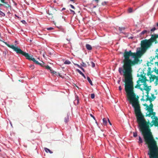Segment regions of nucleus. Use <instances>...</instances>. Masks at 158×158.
Listing matches in <instances>:
<instances>
[{
    "label": "nucleus",
    "instance_id": "1",
    "mask_svg": "<svg viewBox=\"0 0 158 158\" xmlns=\"http://www.w3.org/2000/svg\"><path fill=\"white\" fill-rule=\"evenodd\" d=\"M124 58L123 60V68L120 67L118 69L119 73L121 74L123 73L124 77L125 90L127 93L128 100L134 108V111L137 117L143 115L141 111L139 101V97H136L134 92V83L133 81L132 66L133 62H135L136 60H132L130 59L131 56L130 51H125L123 54Z\"/></svg>",
    "mask_w": 158,
    "mask_h": 158
},
{
    "label": "nucleus",
    "instance_id": "2",
    "mask_svg": "<svg viewBox=\"0 0 158 158\" xmlns=\"http://www.w3.org/2000/svg\"><path fill=\"white\" fill-rule=\"evenodd\" d=\"M137 121L139 127L146 144L149 149L148 154L150 158H158V147L150 128V122L146 121L143 115L137 117Z\"/></svg>",
    "mask_w": 158,
    "mask_h": 158
},
{
    "label": "nucleus",
    "instance_id": "3",
    "mask_svg": "<svg viewBox=\"0 0 158 158\" xmlns=\"http://www.w3.org/2000/svg\"><path fill=\"white\" fill-rule=\"evenodd\" d=\"M4 43L8 47L12 48L14 51L16 52L17 54H19L22 55L24 56L27 59L29 60H32L35 64L40 65L41 66H43L44 63L42 62V63H40L38 61L36 60L34 58H32V55L30 56L28 53H26L22 51L20 48H19L18 47H15L14 45H9L6 42H4Z\"/></svg>",
    "mask_w": 158,
    "mask_h": 158
},
{
    "label": "nucleus",
    "instance_id": "4",
    "mask_svg": "<svg viewBox=\"0 0 158 158\" xmlns=\"http://www.w3.org/2000/svg\"><path fill=\"white\" fill-rule=\"evenodd\" d=\"M151 45V44L148 40H145L141 41L142 50L143 51H145L150 47Z\"/></svg>",
    "mask_w": 158,
    "mask_h": 158
},
{
    "label": "nucleus",
    "instance_id": "5",
    "mask_svg": "<svg viewBox=\"0 0 158 158\" xmlns=\"http://www.w3.org/2000/svg\"><path fill=\"white\" fill-rule=\"evenodd\" d=\"M145 75L146 74L144 73L143 71L141 72V74L140 75V76L142 78H139L138 80L137 81V83H139L140 81L141 83H143L144 87V88H146V87L148 86V85L147 84L146 82L147 81H148V80L147 79L146 77H145Z\"/></svg>",
    "mask_w": 158,
    "mask_h": 158
},
{
    "label": "nucleus",
    "instance_id": "6",
    "mask_svg": "<svg viewBox=\"0 0 158 158\" xmlns=\"http://www.w3.org/2000/svg\"><path fill=\"white\" fill-rule=\"evenodd\" d=\"M48 14L49 15V18L51 20H54V17L57 16L58 12L55 8H51L48 10Z\"/></svg>",
    "mask_w": 158,
    "mask_h": 158
},
{
    "label": "nucleus",
    "instance_id": "7",
    "mask_svg": "<svg viewBox=\"0 0 158 158\" xmlns=\"http://www.w3.org/2000/svg\"><path fill=\"white\" fill-rule=\"evenodd\" d=\"M130 53L131 56H132L134 58V60H135V59L136 60V61L135 62H133V63L132 64V66L134 65L135 64H138V63L139 61V60L138 58V55L135 52H132L131 50H130Z\"/></svg>",
    "mask_w": 158,
    "mask_h": 158
},
{
    "label": "nucleus",
    "instance_id": "8",
    "mask_svg": "<svg viewBox=\"0 0 158 158\" xmlns=\"http://www.w3.org/2000/svg\"><path fill=\"white\" fill-rule=\"evenodd\" d=\"M148 40L150 42L151 44H152V43L154 42H155V44L157 43V42L156 40V38L155 37V35H151V38Z\"/></svg>",
    "mask_w": 158,
    "mask_h": 158
},
{
    "label": "nucleus",
    "instance_id": "9",
    "mask_svg": "<svg viewBox=\"0 0 158 158\" xmlns=\"http://www.w3.org/2000/svg\"><path fill=\"white\" fill-rule=\"evenodd\" d=\"M151 96L152 98L150 97V98H148L147 99H146V101H149L150 103L152 102V101H153L154 100H155L156 97L154 96V94H151Z\"/></svg>",
    "mask_w": 158,
    "mask_h": 158
},
{
    "label": "nucleus",
    "instance_id": "10",
    "mask_svg": "<svg viewBox=\"0 0 158 158\" xmlns=\"http://www.w3.org/2000/svg\"><path fill=\"white\" fill-rule=\"evenodd\" d=\"M156 77L157 76H156L155 75H151V77H150L149 80L150 82H151L154 81L155 79L156 80Z\"/></svg>",
    "mask_w": 158,
    "mask_h": 158
},
{
    "label": "nucleus",
    "instance_id": "11",
    "mask_svg": "<svg viewBox=\"0 0 158 158\" xmlns=\"http://www.w3.org/2000/svg\"><path fill=\"white\" fill-rule=\"evenodd\" d=\"M150 104L149 105V107L148 106V108H147V109H146V110H151L152 111H153V105L152 104V103L151 102L150 103Z\"/></svg>",
    "mask_w": 158,
    "mask_h": 158
},
{
    "label": "nucleus",
    "instance_id": "12",
    "mask_svg": "<svg viewBox=\"0 0 158 158\" xmlns=\"http://www.w3.org/2000/svg\"><path fill=\"white\" fill-rule=\"evenodd\" d=\"M151 68L150 67H148V72L147 73V75L148 76L149 75L151 76V75H152L151 74L154 72V70L151 71Z\"/></svg>",
    "mask_w": 158,
    "mask_h": 158
},
{
    "label": "nucleus",
    "instance_id": "13",
    "mask_svg": "<svg viewBox=\"0 0 158 158\" xmlns=\"http://www.w3.org/2000/svg\"><path fill=\"white\" fill-rule=\"evenodd\" d=\"M85 47L86 49L88 50H91L92 49L91 46L89 44H86Z\"/></svg>",
    "mask_w": 158,
    "mask_h": 158
},
{
    "label": "nucleus",
    "instance_id": "14",
    "mask_svg": "<svg viewBox=\"0 0 158 158\" xmlns=\"http://www.w3.org/2000/svg\"><path fill=\"white\" fill-rule=\"evenodd\" d=\"M3 3H4L5 4L4 5V7L6 8H9V7H10L11 6L10 5L8 4V3L7 2H5Z\"/></svg>",
    "mask_w": 158,
    "mask_h": 158
},
{
    "label": "nucleus",
    "instance_id": "15",
    "mask_svg": "<svg viewBox=\"0 0 158 158\" xmlns=\"http://www.w3.org/2000/svg\"><path fill=\"white\" fill-rule=\"evenodd\" d=\"M77 70L78 72L85 79L86 78L84 74L80 70L77 69Z\"/></svg>",
    "mask_w": 158,
    "mask_h": 158
},
{
    "label": "nucleus",
    "instance_id": "16",
    "mask_svg": "<svg viewBox=\"0 0 158 158\" xmlns=\"http://www.w3.org/2000/svg\"><path fill=\"white\" fill-rule=\"evenodd\" d=\"M107 123V122L106 120V119L105 118H104L103 119V124L104 125H106Z\"/></svg>",
    "mask_w": 158,
    "mask_h": 158
},
{
    "label": "nucleus",
    "instance_id": "17",
    "mask_svg": "<svg viewBox=\"0 0 158 158\" xmlns=\"http://www.w3.org/2000/svg\"><path fill=\"white\" fill-rule=\"evenodd\" d=\"M151 86H147L146 88H144V90H146V91H150L151 90V88H150Z\"/></svg>",
    "mask_w": 158,
    "mask_h": 158
},
{
    "label": "nucleus",
    "instance_id": "18",
    "mask_svg": "<svg viewBox=\"0 0 158 158\" xmlns=\"http://www.w3.org/2000/svg\"><path fill=\"white\" fill-rule=\"evenodd\" d=\"M44 150L47 153L49 152L51 154L52 153V152L51 151L50 149L47 148H45Z\"/></svg>",
    "mask_w": 158,
    "mask_h": 158
},
{
    "label": "nucleus",
    "instance_id": "19",
    "mask_svg": "<svg viewBox=\"0 0 158 158\" xmlns=\"http://www.w3.org/2000/svg\"><path fill=\"white\" fill-rule=\"evenodd\" d=\"M138 142L139 143H142L143 142V140L140 136H139V141Z\"/></svg>",
    "mask_w": 158,
    "mask_h": 158
},
{
    "label": "nucleus",
    "instance_id": "20",
    "mask_svg": "<svg viewBox=\"0 0 158 158\" xmlns=\"http://www.w3.org/2000/svg\"><path fill=\"white\" fill-rule=\"evenodd\" d=\"M87 79L88 81L89 82V83L91 85H93L92 81L89 77L88 76L87 77Z\"/></svg>",
    "mask_w": 158,
    "mask_h": 158
},
{
    "label": "nucleus",
    "instance_id": "21",
    "mask_svg": "<svg viewBox=\"0 0 158 158\" xmlns=\"http://www.w3.org/2000/svg\"><path fill=\"white\" fill-rule=\"evenodd\" d=\"M64 64H71V62L68 60H66L64 61Z\"/></svg>",
    "mask_w": 158,
    "mask_h": 158
},
{
    "label": "nucleus",
    "instance_id": "22",
    "mask_svg": "<svg viewBox=\"0 0 158 158\" xmlns=\"http://www.w3.org/2000/svg\"><path fill=\"white\" fill-rule=\"evenodd\" d=\"M154 124L155 127H158V121H155L154 122Z\"/></svg>",
    "mask_w": 158,
    "mask_h": 158
},
{
    "label": "nucleus",
    "instance_id": "23",
    "mask_svg": "<svg viewBox=\"0 0 158 158\" xmlns=\"http://www.w3.org/2000/svg\"><path fill=\"white\" fill-rule=\"evenodd\" d=\"M155 85L156 86L157 85H158V76H157L156 78V80L155 82Z\"/></svg>",
    "mask_w": 158,
    "mask_h": 158
},
{
    "label": "nucleus",
    "instance_id": "24",
    "mask_svg": "<svg viewBox=\"0 0 158 158\" xmlns=\"http://www.w3.org/2000/svg\"><path fill=\"white\" fill-rule=\"evenodd\" d=\"M148 111H149V113L148 114L146 115V116H148L149 117H150L152 115L151 112H152V111L151 110H148Z\"/></svg>",
    "mask_w": 158,
    "mask_h": 158
},
{
    "label": "nucleus",
    "instance_id": "25",
    "mask_svg": "<svg viewBox=\"0 0 158 158\" xmlns=\"http://www.w3.org/2000/svg\"><path fill=\"white\" fill-rule=\"evenodd\" d=\"M0 15H1L2 16H4L5 15V14L4 13H3L1 11V9H0Z\"/></svg>",
    "mask_w": 158,
    "mask_h": 158
},
{
    "label": "nucleus",
    "instance_id": "26",
    "mask_svg": "<svg viewBox=\"0 0 158 158\" xmlns=\"http://www.w3.org/2000/svg\"><path fill=\"white\" fill-rule=\"evenodd\" d=\"M154 71L156 74H158V69L157 70L156 67H155V68L154 69Z\"/></svg>",
    "mask_w": 158,
    "mask_h": 158
},
{
    "label": "nucleus",
    "instance_id": "27",
    "mask_svg": "<svg viewBox=\"0 0 158 158\" xmlns=\"http://www.w3.org/2000/svg\"><path fill=\"white\" fill-rule=\"evenodd\" d=\"M90 63L92 67L94 68L95 66V64L93 62H91Z\"/></svg>",
    "mask_w": 158,
    "mask_h": 158
},
{
    "label": "nucleus",
    "instance_id": "28",
    "mask_svg": "<svg viewBox=\"0 0 158 158\" xmlns=\"http://www.w3.org/2000/svg\"><path fill=\"white\" fill-rule=\"evenodd\" d=\"M50 72H51V73L56 74H56L57 73L56 72H55V71H53L52 69L50 70Z\"/></svg>",
    "mask_w": 158,
    "mask_h": 158
},
{
    "label": "nucleus",
    "instance_id": "29",
    "mask_svg": "<svg viewBox=\"0 0 158 158\" xmlns=\"http://www.w3.org/2000/svg\"><path fill=\"white\" fill-rule=\"evenodd\" d=\"M125 29V27H119V30L120 31H122L123 30H124V29Z\"/></svg>",
    "mask_w": 158,
    "mask_h": 158
},
{
    "label": "nucleus",
    "instance_id": "30",
    "mask_svg": "<svg viewBox=\"0 0 158 158\" xmlns=\"http://www.w3.org/2000/svg\"><path fill=\"white\" fill-rule=\"evenodd\" d=\"M45 68H46V69H49V70H50H50H52V69H51V67H50L48 65L46 66H45Z\"/></svg>",
    "mask_w": 158,
    "mask_h": 158
},
{
    "label": "nucleus",
    "instance_id": "31",
    "mask_svg": "<svg viewBox=\"0 0 158 158\" xmlns=\"http://www.w3.org/2000/svg\"><path fill=\"white\" fill-rule=\"evenodd\" d=\"M141 85L139 84V83H137V84L135 87V88H137V87H140Z\"/></svg>",
    "mask_w": 158,
    "mask_h": 158
},
{
    "label": "nucleus",
    "instance_id": "32",
    "mask_svg": "<svg viewBox=\"0 0 158 158\" xmlns=\"http://www.w3.org/2000/svg\"><path fill=\"white\" fill-rule=\"evenodd\" d=\"M29 67L31 68V69H34V68H35V67H34V65H32V64H31L30 65V66H29Z\"/></svg>",
    "mask_w": 158,
    "mask_h": 158
},
{
    "label": "nucleus",
    "instance_id": "33",
    "mask_svg": "<svg viewBox=\"0 0 158 158\" xmlns=\"http://www.w3.org/2000/svg\"><path fill=\"white\" fill-rule=\"evenodd\" d=\"M128 11L129 13H131L132 12V9L131 8H129L128 9Z\"/></svg>",
    "mask_w": 158,
    "mask_h": 158
},
{
    "label": "nucleus",
    "instance_id": "34",
    "mask_svg": "<svg viewBox=\"0 0 158 158\" xmlns=\"http://www.w3.org/2000/svg\"><path fill=\"white\" fill-rule=\"evenodd\" d=\"M95 95L94 94H91V97L92 99H93L94 98Z\"/></svg>",
    "mask_w": 158,
    "mask_h": 158
},
{
    "label": "nucleus",
    "instance_id": "35",
    "mask_svg": "<svg viewBox=\"0 0 158 158\" xmlns=\"http://www.w3.org/2000/svg\"><path fill=\"white\" fill-rule=\"evenodd\" d=\"M147 32V31L146 30H144L143 31L141 32V34H144L145 33H146Z\"/></svg>",
    "mask_w": 158,
    "mask_h": 158
},
{
    "label": "nucleus",
    "instance_id": "36",
    "mask_svg": "<svg viewBox=\"0 0 158 158\" xmlns=\"http://www.w3.org/2000/svg\"><path fill=\"white\" fill-rule=\"evenodd\" d=\"M60 30L64 32V33H65V29L64 28H61L60 29Z\"/></svg>",
    "mask_w": 158,
    "mask_h": 158
},
{
    "label": "nucleus",
    "instance_id": "37",
    "mask_svg": "<svg viewBox=\"0 0 158 158\" xmlns=\"http://www.w3.org/2000/svg\"><path fill=\"white\" fill-rule=\"evenodd\" d=\"M64 121L66 123H67L68 122V118L67 117L65 118Z\"/></svg>",
    "mask_w": 158,
    "mask_h": 158
},
{
    "label": "nucleus",
    "instance_id": "38",
    "mask_svg": "<svg viewBox=\"0 0 158 158\" xmlns=\"http://www.w3.org/2000/svg\"><path fill=\"white\" fill-rule=\"evenodd\" d=\"M81 64L84 67H86V64L83 62H82Z\"/></svg>",
    "mask_w": 158,
    "mask_h": 158
},
{
    "label": "nucleus",
    "instance_id": "39",
    "mask_svg": "<svg viewBox=\"0 0 158 158\" xmlns=\"http://www.w3.org/2000/svg\"><path fill=\"white\" fill-rule=\"evenodd\" d=\"M137 136V133L136 132H134L133 133V136L134 137H136V136Z\"/></svg>",
    "mask_w": 158,
    "mask_h": 158
},
{
    "label": "nucleus",
    "instance_id": "40",
    "mask_svg": "<svg viewBox=\"0 0 158 158\" xmlns=\"http://www.w3.org/2000/svg\"><path fill=\"white\" fill-rule=\"evenodd\" d=\"M53 28L50 27H48L47 28V29L48 30H53Z\"/></svg>",
    "mask_w": 158,
    "mask_h": 158
},
{
    "label": "nucleus",
    "instance_id": "41",
    "mask_svg": "<svg viewBox=\"0 0 158 158\" xmlns=\"http://www.w3.org/2000/svg\"><path fill=\"white\" fill-rule=\"evenodd\" d=\"M152 115H153V116H155L156 115V113L155 112H153L152 111V112H151Z\"/></svg>",
    "mask_w": 158,
    "mask_h": 158
},
{
    "label": "nucleus",
    "instance_id": "42",
    "mask_svg": "<svg viewBox=\"0 0 158 158\" xmlns=\"http://www.w3.org/2000/svg\"><path fill=\"white\" fill-rule=\"evenodd\" d=\"M156 28H155V27H154L153 28H152V29H151V31H155L156 30Z\"/></svg>",
    "mask_w": 158,
    "mask_h": 158
},
{
    "label": "nucleus",
    "instance_id": "43",
    "mask_svg": "<svg viewBox=\"0 0 158 158\" xmlns=\"http://www.w3.org/2000/svg\"><path fill=\"white\" fill-rule=\"evenodd\" d=\"M143 106H146L147 108H148V105L146 104V103H145L144 104V105H143Z\"/></svg>",
    "mask_w": 158,
    "mask_h": 158
},
{
    "label": "nucleus",
    "instance_id": "44",
    "mask_svg": "<svg viewBox=\"0 0 158 158\" xmlns=\"http://www.w3.org/2000/svg\"><path fill=\"white\" fill-rule=\"evenodd\" d=\"M90 116L92 117L94 120H95V117L92 114H90Z\"/></svg>",
    "mask_w": 158,
    "mask_h": 158
},
{
    "label": "nucleus",
    "instance_id": "45",
    "mask_svg": "<svg viewBox=\"0 0 158 158\" xmlns=\"http://www.w3.org/2000/svg\"><path fill=\"white\" fill-rule=\"evenodd\" d=\"M70 6L72 8H73V9H75V7H74V6H73V5H70Z\"/></svg>",
    "mask_w": 158,
    "mask_h": 158
},
{
    "label": "nucleus",
    "instance_id": "46",
    "mask_svg": "<svg viewBox=\"0 0 158 158\" xmlns=\"http://www.w3.org/2000/svg\"><path fill=\"white\" fill-rule=\"evenodd\" d=\"M155 35V37L156 38V39L158 38V34H157V35L155 34V35Z\"/></svg>",
    "mask_w": 158,
    "mask_h": 158
},
{
    "label": "nucleus",
    "instance_id": "47",
    "mask_svg": "<svg viewBox=\"0 0 158 158\" xmlns=\"http://www.w3.org/2000/svg\"><path fill=\"white\" fill-rule=\"evenodd\" d=\"M146 96L147 97V98L146 99H147L148 98H150V97H149V95L148 94H147V95H146Z\"/></svg>",
    "mask_w": 158,
    "mask_h": 158
},
{
    "label": "nucleus",
    "instance_id": "48",
    "mask_svg": "<svg viewBox=\"0 0 158 158\" xmlns=\"http://www.w3.org/2000/svg\"><path fill=\"white\" fill-rule=\"evenodd\" d=\"M155 121H158V118L157 117H155Z\"/></svg>",
    "mask_w": 158,
    "mask_h": 158
},
{
    "label": "nucleus",
    "instance_id": "49",
    "mask_svg": "<svg viewBox=\"0 0 158 158\" xmlns=\"http://www.w3.org/2000/svg\"><path fill=\"white\" fill-rule=\"evenodd\" d=\"M108 122H109V123L110 124V125H111V123H110V121L109 119L108 118Z\"/></svg>",
    "mask_w": 158,
    "mask_h": 158
},
{
    "label": "nucleus",
    "instance_id": "50",
    "mask_svg": "<svg viewBox=\"0 0 158 158\" xmlns=\"http://www.w3.org/2000/svg\"><path fill=\"white\" fill-rule=\"evenodd\" d=\"M119 90L121 91V90H122V88H121V86H120L119 87Z\"/></svg>",
    "mask_w": 158,
    "mask_h": 158
},
{
    "label": "nucleus",
    "instance_id": "51",
    "mask_svg": "<svg viewBox=\"0 0 158 158\" xmlns=\"http://www.w3.org/2000/svg\"><path fill=\"white\" fill-rule=\"evenodd\" d=\"M0 1L2 2L3 3H4L5 2V0H0Z\"/></svg>",
    "mask_w": 158,
    "mask_h": 158
},
{
    "label": "nucleus",
    "instance_id": "52",
    "mask_svg": "<svg viewBox=\"0 0 158 158\" xmlns=\"http://www.w3.org/2000/svg\"><path fill=\"white\" fill-rule=\"evenodd\" d=\"M155 92H156V94L157 95V93H158L157 92V90H155Z\"/></svg>",
    "mask_w": 158,
    "mask_h": 158
},
{
    "label": "nucleus",
    "instance_id": "53",
    "mask_svg": "<svg viewBox=\"0 0 158 158\" xmlns=\"http://www.w3.org/2000/svg\"><path fill=\"white\" fill-rule=\"evenodd\" d=\"M155 64H157V65L158 66V62H156L155 63Z\"/></svg>",
    "mask_w": 158,
    "mask_h": 158
},
{
    "label": "nucleus",
    "instance_id": "54",
    "mask_svg": "<svg viewBox=\"0 0 158 158\" xmlns=\"http://www.w3.org/2000/svg\"><path fill=\"white\" fill-rule=\"evenodd\" d=\"M57 75H58V76H60V74L59 73H57L56 74Z\"/></svg>",
    "mask_w": 158,
    "mask_h": 158
},
{
    "label": "nucleus",
    "instance_id": "55",
    "mask_svg": "<svg viewBox=\"0 0 158 158\" xmlns=\"http://www.w3.org/2000/svg\"><path fill=\"white\" fill-rule=\"evenodd\" d=\"M149 62H148L147 63V66H149Z\"/></svg>",
    "mask_w": 158,
    "mask_h": 158
},
{
    "label": "nucleus",
    "instance_id": "56",
    "mask_svg": "<svg viewBox=\"0 0 158 158\" xmlns=\"http://www.w3.org/2000/svg\"><path fill=\"white\" fill-rule=\"evenodd\" d=\"M70 11H71V12H73V13H74V14H75V12H74V11L73 10H70Z\"/></svg>",
    "mask_w": 158,
    "mask_h": 158
},
{
    "label": "nucleus",
    "instance_id": "57",
    "mask_svg": "<svg viewBox=\"0 0 158 158\" xmlns=\"http://www.w3.org/2000/svg\"><path fill=\"white\" fill-rule=\"evenodd\" d=\"M81 69L84 71V72L85 71H84V69L83 68H81Z\"/></svg>",
    "mask_w": 158,
    "mask_h": 158
},
{
    "label": "nucleus",
    "instance_id": "58",
    "mask_svg": "<svg viewBox=\"0 0 158 158\" xmlns=\"http://www.w3.org/2000/svg\"><path fill=\"white\" fill-rule=\"evenodd\" d=\"M149 91H146L147 94H149Z\"/></svg>",
    "mask_w": 158,
    "mask_h": 158
},
{
    "label": "nucleus",
    "instance_id": "59",
    "mask_svg": "<svg viewBox=\"0 0 158 158\" xmlns=\"http://www.w3.org/2000/svg\"><path fill=\"white\" fill-rule=\"evenodd\" d=\"M77 65L78 66V67L80 68H81V67L80 66V65L78 64H77Z\"/></svg>",
    "mask_w": 158,
    "mask_h": 158
},
{
    "label": "nucleus",
    "instance_id": "60",
    "mask_svg": "<svg viewBox=\"0 0 158 158\" xmlns=\"http://www.w3.org/2000/svg\"><path fill=\"white\" fill-rule=\"evenodd\" d=\"M22 22H23V23H24L25 22V20H23L22 21Z\"/></svg>",
    "mask_w": 158,
    "mask_h": 158
},
{
    "label": "nucleus",
    "instance_id": "61",
    "mask_svg": "<svg viewBox=\"0 0 158 158\" xmlns=\"http://www.w3.org/2000/svg\"><path fill=\"white\" fill-rule=\"evenodd\" d=\"M156 57L158 59V55H157L155 57Z\"/></svg>",
    "mask_w": 158,
    "mask_h": 158
},
{
    "label": "nucleus",
    "instance_id": "62",
    "mask_svg": "<svg viewBox=\"0 0 158 158\" xmlns=\"http://www.w3.org/2000/svg\"><path fill=\"white\" fill-rule=\"evenodd\" d=\"M153 59L154 60L155 59V58H154L152 59V60H151V61H152Z\"/></svg>",
    "mask_w": 158,
    "mask_h": 158
},
{
    "label": "nucleus",
    "instance_id": "63",
    "mask_svg": "<svg viewBox=\"0 0 158 158\" xmlns=\"http://www.w3.org/2000/svg\"><path fill=\"white\" fill-rule=\"evenodd\" d=\"M156 51H157V52H158V49H157L156 50ZM157 55H158V54H157Z\"/></svg>",
    "mask_w": 158,
    "mask_h": 158
},
{
    "label": "nucleus",
    "instance_id": "64",
    "mask_svg": "<svg viewBox=\"0 0 158 158\" xmlns=\"http://www.w3.org/2000/svg\"><path fill=\"white\" fill-rule=\"evenodd\" d=\"M157 26L158 27V23L157 24Z\"/></svg>",
    "mask_w": 158,
    "mask_h": 158
}]
</instances>
